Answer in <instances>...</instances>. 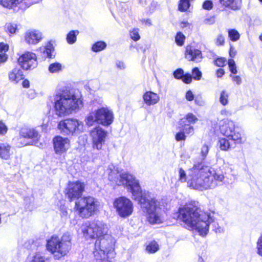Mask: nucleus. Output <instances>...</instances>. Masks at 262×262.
I'll return each instance as SVG.
<instances>
[{
  "label": "nucleus",
  "instance_id": "f257e3e1",
  "mask_svg": "<svg viewBox=\"0 0 262 262\" xmlns=\"http://www.w3.org/2000/svg\"><path fill=\"white\" fill-rule=\"evenodd\" d=\"M108 179L115 182L118 185L127 188L132 194L133 199L138 202L142 210L148 214V221L151 224L160 223L161 220L158 210L160 209L159 203L148 193L143 192L139 181L135 176L128 171H123L118 175V172L111 170Z\"/></svg>",
  "mask_w": 262,
  "mask_h": 262
},
{
  "label": "nucleus",
  "instance_id": "f03ea898",
  "mask_svg": "<svg viewBox=\"0 0 262 262\" xmlns=\"http://www.w3.org/2000/svg\"><path fill=\"white\" fill-rule=\"evenodd\" d=\"M224 179L223 172L219 167L193 164L188 170L187 184L192 189L203 191L221 185Z\"/></svg>",
  "mask_w": 262,
  "mask_h": 262
},
{
  "label": "nucleus",
  "instance_id": "7ed1b4c3",
  "mask_svg": "<svg viewBox=\"0 0 262 262\" xmlns=\"http://www.w3.org/2000/svg\"><path fill=\"white\" fill-rule=\"evenodd\" d=\"M178 219L189 227L195 229L203 237L208 234L209 224L213 221L210 213H201L199 202L194 201H191L179 208Z\"/></svg>",
  "mask_w": 262,
  "mask_h": 262
},
{
  "label": "nucleus",
  "instance_id": "20e7f679",
  "mask_svg": "<svg viewBox=\"0 0 262 262\" xmlns=\"http://www.w3.org/2000/svg\"><path fill=\"white\" fill-rule=\"evenodd\" d=\"M82 105L81 99L74 89L63 86L58 89L54 96V108L55 114L62 117L71 114Z\"/></svg>",
  "mask_w": 262,
  "mask_h": 262
},
{
  "label": "nucleus",
  "instance_id": "39448f33",
  "mask_svg": "<svg viewBox=\"0 0 262 262\" xmlns=\"http://www.w3.org/2000/svg\"><path fill=\"white\" fill-rule=\"evenodd\" d=\"M71 238L68 233H64L60 239L52 236L47 241V249L50 251L56 259H60L68 253L71 249Z\"/></svg>",
  "mask_w": 262,
  "mask_h": 262
},
{
  "label": "nucleus",
  "instance_id": "423d86ee",
  "mask_svg": "<svg viewBox=\"0 0 262 262\" xmlns=\"http://www.w3.org/2000/svg\"><path fill=\"white\" fill-rule=\"evenodd\" d=\"M114 119L113 111L107 107H102L90 113L85 118V122L88 126H93L95 122L104 126L110 125Z\"/></svg>",
  "mask_w": 262,
  "mask_h": 262
},
{
  "label": "nucleus",
  "instance_id": "0eeeda50",
  "mask_svg": "<svg viewBox=\"0 0 262 262\" xmlns=\"http://www.w3.org/2000/svg\"><path fill=\"white\" fill-rule=\"evenodd\" d=\"M99 202L94 197L84 196L75 202V209L79 215L83 218H88L98 210Z\"/></svg>",
  "mask_w": 262,
  "mask_h": 262
},
{
  "label": "nucleus",
  "instance_id": "6e6552de",
  "mask_svg": "<svg viewBox=\"0 0 262 262\" xmlns=\"http://www.w3.org/2000/svg\"><path fill=\"white\" fill-rule=\"evenodd\" d=\"M81 230L85 238L97 239L107 233L108 228L103 222L96 220L83 224Z\"/></svg>",
  "mask_w": 262,
  "mask_h": 262
},
{
  "label": "nucleus",
  "instance_id": "1a4fd4ad",
  "mask_svg": "<svg viewBox=\"0 0 262 262\" xmlns=\"http://www.w3.org/2000/svg\"><path fill=\"white\" fill-rule=\"evenodd\" d=\"M221 134L233 141L235 144L243 143L240 132L235 129V122L228 119H224L219 122Z\"/></svg>",
  "mask_w": 262,
  "mask_h": 262
},
{
  "label": "nucleus",
  "instance_id": "9d476101",
  "mask_svg": "<svg viewBox=\"0 0 262 262\" xmlns=\"http://www.w3.org/2000/svg\"><path fill=\"white\" fill-rule=\"evenodd\" d=\"M83 123L76 119L68 118L60 121L58 124V128L63 135H73L80 133L83 129Z\"/></svg>",
  "mask_w": 262,
  "mask_h": 262
},
{
  "label": "nucleus",
  "instance_id": "9b49d317",
  "mask_svg": "<svg viewBox=\"0 0 262 262\" xmlns=\"http://www.w3.org/2000/svg\"><path fill=\"white\" fill-rule=\"evenodd\" d=\"M113 246V239L111 235L107 233L102 237L96 239L94 245L93 253L97 258L99 255L101 257L102 255H104L106 252L111 250Z\"/></svg>",
  "mask_w": 262,
  "mask_h": 262
},
{
  "label": "nucleus",
  "instance_id": "f8f14e48",
  "mask_svg": "<svg viewBox=\"0 0 262 262\" xmlns=\"http://www.w3.org/2000/svg\"><path fill=\"white\" fill-rule=\"evenodd\" d=\"M114 206L118 214L123 218L130 216L133 212V203L126 196H121L116 198L114 202Z\"/></svg>",
  "mask_w": 262,
  "mask_h": 262
},
{
  "label": "nucleus",
  "instance_id": "ddd939ff",
  "mask_svg": "<svg viewBox=\"0 0 262 262\" xmlns=\"http://www.w3.org/2000/svg\"><path fill=\"white\" fill-rule=\"evenodd\" d=\"M108 133L100 126L94 127L90 132L94 148L100 150L104 144Z\"/></svg>",
  "mask_w": 262,
  "mask_h": 262
},
{
  "label": "nucleus",
  "instance_id": "4468645a",
  "mask_svg": "<svg viewBox=\"0 0 262 262\" xmlns=\"http://www.w3.org/2000/svg\"><path fill=\"white\" fill-rule=\"evenodd\" d=\"M17 61L20 67L25 70L34 69L37 65L36 54L30 52H26L20 55Z\"/></svg>",
  "mask_w": 262,
  "mask_h": 262
},
{
  "label": "nucleus",
  "instance_id": "2eb2a0df",
  "mask_svg": "<svg viewBox=\"0 0 262 262\" xmlns=\"http://www.w3.org/2000/svg\"><path fill=\"white\" fill-rule=\"evenodd\" d=\"M84 190V185L79 181L70 183L67 188L66 194L68 198L72 201L79 199Z\"/></svg>",
  "mask_w": 262,
  "mask_h": 262
},
{
  "label": "nucleus",
  "instance_id": "dca6fc26",
  "mask_svg": "<svg viewBox=\"0 0 262 262\" xmlns=\"http://www.w3.org/2000/svg\"><path fill=\"white\" fill-rule=\"evenodd\" d=\"M53 144L55 153L58 155H61L66 152L70 146L69 139L60 136L54 137Z\"/></svg>",
  "mask_w": 262,
  "mask_h": 262
},
{
  "label": "nucleus",
  "instance_id": "f3484780",
  "mask_svg": "<svg viewBox=\"0 0 262 262\" xmlns=\"http://www.w3.org/2000/svg\"><path fill=\"white\" fill-rule=\"evenodd\" d=\"M42 39V34L38 30H28L25 34L26 42L29 45H36Z\"/></svg>",
  "mask_w": 262,
  "mask_h": 262
},
{
  "label": "nucleus",
  "instance_id": "a211bd4d",
  "mask_svg": "<svg viewBox=\"0 0 262 262\" xmlns=\"http://www.w3.org/2000/svg\"><path fill=\"white\" fill-rule=\"evenodd\" d=\"M185 57L188 60L195 62H200L203 58L202 52L190 46L186 48Z\"/></svg>",
  "mask_w": 262,
  "mask_h": 262
},
{
  "label": "nucleus",
  "instance_id": "6ab92c4d",
  "mask_svg": "<svg viewBox=\"0 0 262 262\" xmlns=\"http://www.w3.org/2000/svg\"><path fill=\"white\" fill-rule=\"evenodd\" d=\"M19 136L23 138L31 139L37 141L40 138L38 132L35 128L25 126L21 127L20 129Z\"/></svg>",
  "mask_w": 262,
  "mask_h": 262
},
{
  "label": "nucleus",
  "instance_id": "aec40b11",
  "mask_svg": "<svg viewBox=\"0 0 262 262\" xmlns=\"http://www.w3.org/2000/svg\"><path fill=\"white\" fill-rule=\"evenodd\" d=\"M21 67H16L9 72L8 76L10 81L17 83L20 80L24 79V75Z\"/></svg>",
  "mask_w": 262,
  "mask_h": 262
},
{
  "label": "nucleus",
  "instance_id": "412c9836",
  "mask_svg": "<svg viewBox=\"0 0 262 262\" xmlns=\"http://www.w3.org/2000/svg\"><path fill=\"white\" fill-rule=\"evenodd\" d=\"M143 99L144 103L147 105H152L159 101V95L150 91H146L143 95Z\"/></svg>",
  "mask_w": 262,
  "mask_h": 262
},
{
  "label": "nucleus",
  "instance_id": "4be33fe9",
  "mask_svg": "<svg viewBox=\"0 0 262 262\" xmlns=\"http://www.w3.org/2000/svg\"><path fill=\"white\" fill-rule=\"evenodd\" d=\"M209 149L210 147L207 144H204L201 149L200 157L195 159L193 164H198L203 166H206L205 162Z\"/></svg>",
  "mask_w": 262,
  "mask_h": 262
},
{
  "label": "nucleus",
  "instance_id": "5701e85b",
  "mask_svg": "<svg viewBox=\"0 0 262 262\" xmlns=\"http://www.w3.org/2000/svg\"><path fill=\"white\" fill-rule=\"evenodd\" d=\"M11 146L6 143H0V158L8 160L10 157Z\"/></svg>",
  "mask_w": 262,
  "mask_h": 262
},
{
  "label": "nucleus",
  "instance_id": "b1692460",
  "mask_svg": "<svg viewBox=\"0 0 262 262\" xmlns=\"http://www.w3.org/2000/svg\"><path fill=\"white\" fill-rule=\"evenodd\" d=\"M220 3L233 10L240 9L242 0H220Z\"/></svg>",
  "mask_w": 262,
  "mask_h": 262
},
{
  "label": "nucleus",
  "instance_id": "393cba45",
  "mask_svg": "<svg viewBox=\"0 0 262 262\" xmlns=\"http://www.w3.org/2000/svg\"><path fill=\"white\" fill-rule=\"evenodd\" d=\"M40 50L43 53L45 57L48 58L53 57L52 52L54 51V48L51 41H49L45 46L40 47Z\"/></svg>",
  "mask_w": 262,
  "mask_h": 262
},
{
  "label": "nucleus",
  "instance_id": "a878e982",
  "mask_svg": "<svg viewBox=\"0 0 262 262\" xmlns=\"http://www.w3.org/2000/svg\"><path fill=\"white\" fill-rule=\"evenodd\" d=\"M198 120V118L192 113H188L185 117L182 118L180 121V124H184L187 123L189 124H194Z\"/></svg>",
  "mask_w": 262,
  "mask_h": 262
},
{
  "label": "nucleus",
  "instance_id": "bb28decb",
  "mask_svg": "<svg viewBox=\"0 0 262 262\" xmlns=\"http://www.w3.org/2000/svg\"><path fill=\"white\" fill-rule=\"evenodd\" d=\"M218 145L223 151H228L232 147L229 140L225 138H221L219 139Z\"/></svg>",
  "mask_w": 262,
  "mask_h": 262
},
{
  "label": "nucleus",
  "instance_id": "cd10ccee",
  "mask_svg": "<svg viewBox=\"0 0 262 262\" xmlns=\"http://www.w3.org/2000/svg\"><path fill=\"white\" fill-rule=\"evenodd\" d=\"M79 32L78 30H71L67 35L66 40L70 45H73L76 42L77 36Z\"/></svg>",
  "mask_w": 262,
  "mask_h": 262
},
{
  "label": "nucleus",
  "instance_id": "c85d7f7f",
  "mask_svg": "<svg viewBox=\"0 0 262 262\" xmlns=\"http://www.w3.org/2000/svg\"><path fill=\"white\" fill-rule=\"evenodd\" d=\"M178 128L183 131L185 134H193V127L191 124H187V123H185L184 124H180V121H179Z\"/></svg>",
  "mask_w": 262,
  "mask_h": 262
},
{
  "label": "nucleus",
  "instance_id": "c756f323",
  "mask_svg": "<svg viewBox=\"0 0 262 262\" xmlns=\"http://www.w3.org/2000/svg\"><path fill=\"white\" fill-rule=\"evenodd\" d=\"M20 0H0V5L8 9L13 8L19 3Z\"/></svg>",
  "mask_w": 262,
  "mask_h": 262
},
{
  "label": "nucleus",
  "instance_id": "7c9ffc66",
  "mask_svg": "<svg viewBox=\"0 0 262 262\" xmlns=\"http://www.w3.org/2000/svg\"><path fill=\"white\" fill-rule=\"evenodd\" d=\"M106 43L103 41H98L95 42L92 47V50L94 52H100L106 47Z\"/></svg>",
  "mask_w": 262,
  "mask_h": 262
},
{
  "label": "nucleus",
  "instance_id": "2f4dec72",
  "mask_svg": "<svg viewBox=\"0 0 262 262\" xmlns=\"http://www.w3.org/2000/svg\"><path fill=\"white\" fill-rule=\"evenodd\" d=\"M228 33L230 39L232 41H236L240 38L239 33L235 29H229Z\"/></svg>",
  "mask_w": 262,
  "mask_h": 262
},
{
  "label": "nucleus",
  "instance_id": "473e14b6",
  "mask_svg": "<svg viewBox=\"0 0 262 262\" xmlns=\"http://www.w3.org/2000/svg\"><path fill=\"white\" fill-rule=\"evenodd\" d=\"M159 249L158 244L156 241L151 242L146 248V250L149 253H155Z\"/></svg>",
  "mask_w": 262,
  "mask_h": 262
},
{
  "label": "nucleus",
  "instance_id": "72a5a7b5",
  "mask_svg": "<svg viewBox=\"0 0 262 262\" xmlns=\"http://www.w3.org/2000/svg\"><path fill=\"white\" fill-rule=\"evenodd\" d=\"M5 29L6 32L11 34H14L16 33L17 29V26L15 23H7L5 25Z\"/></svg>",
  "mask_w": 262,
  "mask_h": 262
},
{
  "label": "nucleus",
  "instance_id": "f704fd0d",
  "mask_svg": "<svg viewBox=\"0 0 262 262\" xmlns=\"http://www.w3.org/2000/svg\"><path fill=\"white\" fill-rule=\"evenodd\" d=\"M189 0H180L179 4V10L181 12L187 11L190 6Z\"/></svg>",
  "mask_w": 262,
  "mask_h": 262
},
{
  "label": "nucleus",
  "instance_id": "c9c22d12",
  "mask_svg": "<svg viewBox=\"0 0 262 262\" xmlns=\"http://www.w3.org/2000/svg\"><path fill=\"white\" fill-rule=\"evenodd\" d=\"M228 97L229 94L226 91H221L219 98L220 102L224 106L226 105L228 103Z\"/></svg>",
  "mask_w": 262,
  "mask_h": 262
},
{
  "label": "nucleus",
  "instance_id": "e433bc0d",
  "mask_svg": "<svg viewBox=\"0 0 262 262\" xmlns=\"http://www.w3.org/2000/svg\"><path fill=\"white\" fill-rule=\"evenodd\" d=\"M185 39V36L182 32H179L177 33L175 37V42L178 46H182L184 45Z\"/></svg>",
  "mask_w": 262,
  "mask_h": 262
},
{
  "label": "nucleus",
  "instance_id": "4c0bfd02",
  "mask_svg": "<svg viewBox=\"0 0 262 262\" xmlns=\"http://www.w3.org/2000/svg\"><path fill=\"white\" fill-rule=\"evenodd\" d=\"M31 262H49L48 258L39 253H36L33 256Z\"/></svg>",
  "mask_w": 262,
  "mask_h": 262
},
{
  "label": "nucleus",
  "instance_id": "58836bf2",
  "mask_svg": "<svg viewBox=\"0 0 262 262\" xmlns=\"http://www.w3.org/2000/svg\"><path fill=\"white\" fill-rule=\"evenodd\" d=\"M228 65L230 74H236L237 73V67L234 60L233 59H229L228 61Z\"/></svg>",
  "mask_w": 262,
  "mask_h": 262
},
{
  "label": "nucleus",
  "instance_id": "ea45409f",
  "mask_svg": "<svg viewBox=\"0 0 262 262\" xmlns=\"http://www.w3.org/2000/svg\"><path fill=\"white\" fill-rule=\"evenodd\" d=\"M48 69L50 73H56L61 70V65L58 62L53 63L50 64Z\"/></svg>",
  "mask_w": 262,
  "mask_h": 262
},
{
  "label": "nucleus",
  "instance_id": "a19ab883",
  "mask_svg": "<svg viewBox=\"0 0 262 262\" xmlns=\"http://www.w3.org/2000/svg\"><path fill=\"white\" fill-rule=\"evenodd\" d=\"M192 77L195 80H199L202 76V72L197 67H195L192 70Z\"/></svg>",
  "mask_w": 262,
  "mask_h": 262
},
{
  "label": "nucleus",
  "instance_id": "79ce46f5",
  "mask_svg": "<svg viewBox=\"0 0 262 262\" xmlns=\"http://www.w3.org/2000/svg\"><path fill=\"white\" fill-rule=\"evenodd\" d=\"M226 59L224 57H217L214 60V63L219 67H224L226 64Z\"/></svg>",
  "mask_w": 262,
  "mask_h": 262
},
{
  "label": "nucleus",
  "instance_id": "37998d69",
  "mask_svg": "<svg viewBox=\"0 0 262 262\" xmlns=\"http://www.w3.org/2000/svg\"><path fill=\"white\" fill-rule=\"evenodd\" d=\"M139 31V29L134 28L132 31H130V37L134 41H137L139 40L140 38Z\"/></svg>",
  "mask_w": 262,
  "mask_h": 262
},
{
  "label": "nucleus",
  "instance_id": "c03bdc74",
  "mask_svg": "<svg viewBox=\"0 0 262 262\" xmlns=\"http://www.w3.org/2000/svg\"><path fill=\"white\" fill-rule=\"evenodd\" d=\"M187 175L185 170L182 168L179 169V180L182 183L186 181Z\"/></svg>",
  "mask_w": 262,
  "mask_h": 262
},
{
  "label": "nucleus",
  "instance_id": "a18cd8bd",
  "mask_svg": "<svg viewBox=\"0 0 262 262\" xmlns=\"http://www.w3.org/2000/svg\"><path fill=\"white\" fill-rule=\"evenodd\" d=\"M184 71L183 69L179 68L175 70L173 72V76L177 79H182L183 76H184Z\"/></svg>",
  "mask_w": 262,
  "mask_h": 262
},
{
  "label": "nucleus",
  "instance_id": "49530a36",
  "mask_svg": "<svg viewBox=\"0 0 262 262\" xmlns=\"http://www.w3.org/2000/svg\"><path fill=\"white\" fill-rule=\"evenodd\" d=\"M186 137L185 134L182 130H180L175 135V139L178 142L185 140Z\"/></svg>",
  "mask_w": 262,
  "mask_h": 262
},
{
  "label": "nucleus",
  "instance_id": "de8ad7c7",
  "mask_svg": "<svg viewBox=\"0 0 262 262\" xmlns=\"http://www.w3.org/2000/svg\"><path fill=\"white\" fill-rule=\"evenodd\" d=\"M256 244L257 253L262 257V234L258 238Z\"/></svg>",
  "mask_w": 262,
  "mask_h": 262
},
{
  "label": "nucleus",
  "instance_id": "09e8293b",
  "mask_svg": "<svg viewBox=\"0 0 262 262\" xmlns=\"http://www.w3.org/2000/svg\"><path fill=\"white\" fill-rule=\"evenodd\" d=\"M211 216L213 219V221L211 222L209 224V225L211 224H212V226L213 227V230L216 233H221V232H222V231H223V229L219 226V225H218V224L217 223L214 222V219L213 216H212L211 215Z\"/></svg>",
  "mask_w": 262,
  "mask_h": 262
},
{
  "label": "nucleus",
  "instance_id": "8fccbe9b",
  "mask_svg": "<svg viewBox=\"0 0 262 262\" xmlns=\"http://www.w3.org/2000/svg\"><path fill=\"white\" fill-rule=\"evenodd\" d=\"M202 7L205 10H210L213 8L212 2L211 0L205 1L203 3Z\"/></svg>",
  "mask_w": 262,
  "mask_h": 262
},
{
  "label": "nucleus",
  "instance_id": "3c124183",
  "mask_svg": "<svg viewBox=\"0 0 262 262\" xmlns=\"http://www.w3.org/2000/svg\"><path fill=\"white\" fill-rule=\"evenodd\" d=\"M192 77L191 74L189 73L184 74V76L182 78V80L183 82L186 84H189L192 81Z\"/></svg>",
  "mask_w": 262,
  "mask_h": 262
},
{
  "label": "nucleus",
  "instance_id": "603ef678",
  "mask_svg": "<svg viewBox=\"0 0 262 262\" xmlns=\"http://www.w3.org/2000/svg\"><path fill=\"white\" fill-rule=\"evenodd\" d=\"M234 75V74H230V77L231 78L233 82H235L237 85H240L242 82L241 77L239 76H236Z\"/></svg>",
  "mask_w": 262,
  "mask_h": 262
},
{
  "label": "nucleus",
  "instance_id": "864d4df0",
  "mask_svg": "<svg viewBox=\"0 0 262 262\" xmlns=\"http://www.w3.org/2000/svg\"><path fill=\"white\" fill-rule=\"evenodd\" d=\"M8 131V127L3 121H0V135H5Z\"/></svg>",
  "mask_w": 262,
  "mask_h": 262
},
{
  "label": "nucleus",
  "instance_id": "5fc2aeb1",
  "mask_svg": "<svg viewBox=\"0 0 262 262\" xmlns=\"http://www.w3.org/2000/svg\"><path fill=\"white\" fill-rule=\"evenodd\" d=\"M60 214L62 218L67 219L68 217V211L67 207L64 206H61L60 209Z\"/></svg>",
  "mask_w": 262,
  "mask_h": 262
},
{
  "label": "nucleus",
  "instance_id": "6e6d98bb",
  "mask_svg": "<svg viewBox=\"0 0 262 262\" xmlns=\"http://www.w3.org/2000/svg\"><path fill=\"white\" fill-rule=\"evenodd\" d=\"M185 98L187 100L190 101L194 99V95L191 90H188L186 92L185 94Z\"/></svg>",
  "mask_w": 262,
  "mask_h": 262
},
{
  "label": "nucleus",
  "instance_id": "4d7b16f0",
  "mask_svg": "<svg viewBox=\"0 0 262 262\" xmlns=\"http://www.w3.org/2000/svg\"><path fill=\"white\" fill-rule=\"evenodd\" d=\"M225 42V39L224 36L222 34H220L217 36L216 40V44L217 46H222Z\"/></svg>",
  "mask_w": 262,
  "mask_h": 262
},
{
  "label": "nucleus",
  "instance_id": "13d9d810",
  "mask_svg": "<svg viewBox=\"0 0 262 262\" xmlns=\"http://www.w3.org/2000/svg\"><path fill=\"white\" fill-rule=\"evenodd\" d=\"M215 22V17L211 16L205 19L204 23L207 25H212Z\"/></svg>",
  "mask_w": 262,
  "mask_h": 262
},
{
  "label": "nucleus",
  "instance_id": "bf43d9fd",
  "mask_svg": "<svg viewBox=\"0 0 262 262\" xmlns=\"http://www.w3.org/2000/svg\"><path fill=\"white\" fill-rule=\"evenodd\" d=\"M9 50V46L3 42H0V52H6Z\"/></svg>",
  "mask_w": 262,
  "mask_h": 262
},
{
  "label": "nucleus",
  "instance_id": "052dcab7",
  "mask_svg": "<svg viewBox=\"0 0 262 262\" xmlns=\"http://www.w3.org/2000/svg\"><path fill=\"white\" fill-rule=\"evenodd\" d=\"M116 65L117 68L120 70H124L125 69V64L123 61L120 60H117L116 61Z\"/></svg>",
  "mask_w": 262,
  "mask_h": 262
},
{
  "label": "nucleus",
  "instance_id": "680f3d73",
  "mask_svg": "<svg viewBox=\"0 0 262 262\" xmlns=\"http://www.w3.org/2000/svg\"><path fill=\"white\" fill-rule=\"evenodd\" d=\"M8 59V55L6 53L0 54V64L5 62Z\"/></svg>",
  "mask_w": 262,
  "mask_h": 262
},
{
  "label": "nucleus",
  "instance_id": "e2e57ef3",
  "mask_svg": "<svg viewBox=\"0 0 262 262\" xmlns=\"http://www.w3.org/2000/svg\"><path fill=\"white\" fill-rule=\"evenodd\" d=\"M225 74V71L224 69L221 68L216 71V75L217 78H222Z\"/></svg>",
  "mask_w": 262,
  "mask_h": 262
},
{
  "label": "nucleus",
  "instance_id": "0e129e2a",
  "mask_svg": "<svg viewBox=\"0 0 262 262\" xmlns=\"http://www.w3.org/2000/svg\"><path fill=\"white\" fill-rule=\"evenodd\" d=\"M157 6V3L156 2H153L151 3L149 8V11L150 13H152L154 12V11L156 10Z\"/></svg>",
  "mask_w": 262,
  "mask_h": 262
},
{
  "label": "nucleus",
  "instance_id": "69168bd1",
  "mask_svg": "<svg viewBox=\"0 0 262 262\" xmlns=\"http://www.w3.org/2000/svg\"><path fill=\"white\" fill-rule=\"evenodd\" d=\"M142 22L149 26H150L152 25L151 21L149 18H146V19L144 18L142 20Z\"/></svg>",
  "mask_w": 262,
  "mask_h": 262
},
{
  "label": "nucleus",
  "instance_id": "338daca9",
  "mask_svg": "<svg viewBox=\"0 0 262 262\" xmlns=\"http://www.w3.org/2000/svg\"><path fill=\"white\" fill-rule=\"evenodd\" d=\"M236 52L234 51V48L232 46H230L229 50V55L231 57H233L235 55Z\"/></svg>",
  "mask_w": 262,
  "mask_h": 262
},
{
  "label": "nucleus",
  "instance_id": "774afa93",
  "mask_svg": "<svg viewBox=\"0 0 262 262\" xmlns=\"http://www.w3.org/2000/svg\"><path fill=\"white\" fill-rule=\"evenodd\" d=\"M23 86L25 88H28L30 86V82L27 79H25L22 82Z\"/></svg>",
  "mask_w": 262,
  "mask_h": 262
}]
</instances>
